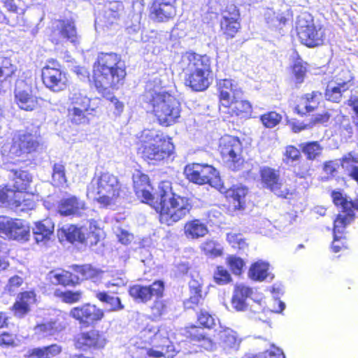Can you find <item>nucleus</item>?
I'll return each mask as SVG.
<instances>
[{"mask_svg": "<svg viewBox=\"0 0 358 358\" xmlns=\"http://www.w3.org/2000/svg\"><path fill=\"white\" fill-rule=\"evenodd\" d=\"M137 138L142 143V146L166 139L161 131L155 129H144L137 134Z\"/></svg>", "mask_w": 358, "mask_h": 358, "instance_id": "41", "label": "nucleus"}, {"mask_svg": "<svg viewBox=\"0 0 358 358\" xmlns=\"http://www.w3.org/2000/svg\"><path fill=\"white\" fill-rule=\"evenodd\" d=\"M22 192L3 187L0 189V205H6L15 208L16 210L24 211L27 208H32L34 203L25 199L21 201Z\"/></svg>", "mask_w": 358, "mask_h": 358, "instance_id": "22", "label": "nucleus"}, {"mask_svg": "<svg viewBox=\"0 0 358 358\" xmlns=\"http://www.w3.org/2000/svg\"><path fill=\"white\" fill-rule=\"evenodd\" d=\"M272 293L275 302L278 304V308L273 310L275 313H280L285 308V304L281 301H278L280 296L283 293V287L280 285H274L272 288Z\"/></svg>", "mask_w": 358, "mask_h": 358, "instance_id": "61", "label": "nucleus"}, {"mask_svg": "<svg viewBox=\"0 0 358 358\" xmlns=\"http://www.w3.org/2000/svg\"><path fill=\"white\" fill-rule=\"evenodd\" d=\"M122 63L123 62L121 61L120 56L116 53L101 52L98 55L96 61L94 64L93 76L103 72L105 70H109L108 68H113Z\"/></svg>", "mask_w": 358, "mask_h": 358, "instance_id": "27", "label": "nucleus"}, {"mask_svg": "<svg viewBox=\"0 0 358 358\" xmlns=\"http://www.w3.org/2000/svg\"><path fill=\"white\" fill-rule=\"evenodd\" d=\"M120 192L121 187L117 178L109 173H103L92 180L87 186V196L107 206L115 203Z\"/></svg>", "mask_w": 358, "mask_h": 358, "instance_id": "5", "label": "nucleus"}, {"mask_svg": "<svg viewBox=\"0 0 358 358\" xmlns=\"http://www.w3.org/2000/svg\"><path fill=\"white\" fill-rule=\"evenodd\" d=\"M299 148L309 160L315 159L323 150V147L317 141L302 143Z\"/></svg>", "mask_w": 358, "mask_h": 358, "instance_id": "44", "label": "nucleus"}, {"mask_svg": "<svg viewBox=\"0 0 358 358\" xmlns=\"http://www.w3.org/2000/svg\"><path fill=\"white\" fill-rule=\"evenodd\" d=\"M283 8L284 9L279 10L277 13L272 9L268 10L265 14L267 23L275 27L284 25L287 22L289 10L286 6Z\"/></svg>", "mask_w": 358, "mask_h": 358, "instance_id": "39", "label": "nucleus"}, {"mask_svg": "<svg viewBox=\"0 0 358 358\" xmlns=\"http://www.w3.org/2000/svg\"><path fill=\"white\" fill-rule=\"evenodd\" d=\"M62 351L61 346L53 344L43 348L29 349L24 355L25 358H52Z\"/></svg>", "mask_w": 358, "mask_h": 358, "instance_id": "34", "label": "nucleus"}, {"mask_svg": "<svg viewBox=\"0 0 358 358\" xmlns=\"http://www.w3.org/2000/svg\"><path fill=\"white\" fill-rule=\"evenodd\" d=\"M90 235L96 236L94 231L88 234L85 227H79L73 224L64 225L57 231V236L60 241L66 239L70 243H83L90 238Z\"/></svg>", "mask_w": 358, "mask_h": 358, "instance_id": "19", "label": "nucleus"}, {"mask_svg": "<svg viewBox=\"0 0 358 358\" xmlns=\"http://www.w3.org/2000/svg\"><path fill=\"white\" fill-rule=\"evenodd\" d=\"M154 207L159 212L161 223L170 226L189 214L192 204L187 198L173 194L169 182L163 181L159 185Z\"/></svg>", "mask_w": 358, "mask_h": 358, "instance_id": "2", "label": "nucleus"}, {"mask_svg": "<svg viewBox=\"0 0 358 358\" xmlns=\"http://www.w3.org/2000/svg\"><path fill=\"white\" fill-rule=\"evenodd\" d=\"M220 152L226 166L231 170H241L244 164L242 144L238 138L225 136L220 140Z\"/></svg>", "mask_w": 358, "mask_h": 358, "instance_id": "7", "label": "nucleus"}, {"mask_svg": "<svg viewBox=\"0 0 358 358\" xmlns=\"http://www.w3.org/2000/svg\"><path fill=\"white\" fill-rule=\"evenodd\" d=\"M247 193L248 189L243 186H234L227 192V196L233 199L234 208L236 209L243 208Z\"/></svg>", "mask_w": 358, "mask_h": 358, "instance_id": "42", "label": "nucleus"}, {"mask_svg": "<svg viewBox=\"0 0 358 358\" xmlns=\"http://www.w3.org/2000/svg\"><path fill=\"white\" fill-rule=\"evenodd\" d=\"M15 176L17 180L22 181V184L19 185L20 181H15V187L17 189L16 192H21L20 189H26L27 184L31 180V176L24 171H16Z\"/></svg>", "mask_w": 358, "mask_h": 358, "instance_id": "53", "label": "nucleus"}, {"mask_svg": "<svg viewBox=\"0 0 358 358\" xmlns=\"http://www.w3.org/2000/svg\"><path fill=\"white\" fill-rule=\"evenodd\" d=\"M252 106L249 101L241 99H233L227 106H220V110L233 115L245 117L251 112Z\"/></svg>", "mask_w": 358, "mask_h": 358, "instance_id": "31", "label": "nucleus"}, {"mask_svg": "<svg viewBox=\"0 0 358 358\" xmlns=\"http://www.w3.org/2000/svg\"><path fill=\"white\" fill-rule=\"evenodd\" d=\"M296 29L301 43L308 47L323 44L324 29L320 25H315L312 15L307 13L301 14L297 20Z\"/></svg>", "mask_w": 358, "mask_h": 358, "instance_id": "6", "label": "nucleus"}, {"mask_svg": "<svg viewBox=\"0 0 358 358\" xmlns=\"http://www.w3.org/2000/svg\"><path fill=\"white\" fill-rule=\"evenodd\" d=\"M184 174L187 179L196 184H210L213 187L220 185L218 171L212 166L201 164H191L185 166Z\"/></svg>", "mask_w": 358, "mask_h": 358, "instance_id": "8", "label": "nucleus"}, {"mask_svg": "<svg viewBox=\"0 0 358 358\" xmlns=\"http://www.w3.org/2000/svg\"><path fill=\"white\" fill-rule=\"evenodd\" d=\"M332 198L335 205L341 206L342 212L347 213L350 215V218L352 217V212H354V210L352 209V201H348L340 192H334L332 193Z\"/></svg>", "mask_w": 358, "mask_h": 358, "instance_id": "50", "label": "nucleus"}, {"mask_svg": "<svg viewBox=\"0 0 358 358\" xmlns=\"http://www.w3.org/2000/svg\"><path fill=\"white\" fill-rule=\"evenodd\" d=\"M320 96L321 94L316 91L305 94L296 109L302 114L313 111L317 107Z\"/></svg>", "mask_w": 358, "mask_h": 358, "instance_id": "35", "label": "nucleus"}, {"mask_svg": "<svg viewBox=\"0 0 358 358\" xmlns=\"http://www.w3.org/2000/svg\"><path fill=\"white\" fill-rule=\"evenodd\" d=\"M94 110H82L76 107H68V117L75 124H87L89 122L88 115Z\"/></svg>", "mask_w": 358, "mask_h": 358, "instance_id": "43", "label": "nucleus"}, {"mask_svg": "<svg viewBox=\"0 0 358 358\" xmlns=\"http://www.w3.org/2000/svg\"><path fill=\"white\" fill-rule=\"evenodd\" d=\"M39 146L38 136L27 130H19L13 134L11 142L4 143L1 148L3 164H15L18 158L36 150Z\"/></svg>", "mask_w": 358, "mask_h": 358, "instance_id": "4", "label": "nucleus"}, {"mask_svg": "<svg viewBox=\"0 0 358 358\" xmlns=\"http://www.w3.org/2000/svg\"><path fill=\"white\" fill-rule=\"evenodd\" d=\"M52 180L55 186H62L66 182L65 166L61 162L54 164L52 166Z\"/></svg>", "mask_w": 358, "mask_h": 358, "instance_id": "45", "label": "nucleus"}, {"mask_svg": "<svg viewBox=\"0 0 358 358\" xmlns=\"http://www.w3.org/2000/svg\"><path fill=\"white\" fill-rule=\"evenodd\" d=\"M0 233L9 239L27 241L30 236L29 227L25 221L0 217Z\"/></svg>", "mask_w": 358, "mask_h": 358, "instance_id": "12", "label": "nucleus"}, {"mask_svg": "<svg viewBox=\"0 0 358 358\" xmlns=\"http://www.w3.org/2000/svg\"><path fill=\"white\" fill-rule=\"evenodd\" d=\"M281 115L276 112H269L261 116V121L267 128L275 127L281 120Z\"/></svg>", "mask_w": 358, "mask_h": 358, "instance_id": "52", "label": "nucleus"}, {"mask_svg": "<svg viewBox=\"0 0 358 358\" xmlns=\"http://www.w3.org/2000/svg\"><path fill=\"white\" fill-rule=\"evenodd\" d=\"M15 100L21 109L27 111L34 110L38 104L31 87L23 82H20L15 90Z\"/></svg>", "mask_w": 358, "mask_h": 358, "instance_id": "23", "label": "nucleus"}, {"mask_svg": "<svg viewBox=\"0 0 358 358\" xmlns=\"http://www.w3.org/2000/svg\"><path fill=\"white\" fill-rule=\"evenodd\" d=\"M227 262L234 274H241L244 266V262L241 258L235 256H230L227 259Z\"/></svg>", "mask_w": 358, "mask_h": 358, "instance_id": "59", "label": "nucleus"}, {"mask_svg": "<svg viewBox=\"0 0 358 358\" xmlns=\"http://www.w3.org/2000/svg\"><path fill=\"white\" fill-rule=\"evenodd\" d=\"M200 248L209 257H217L222 254V248L220 245L213 240L205 241L200 245Z\"/></svg>", "mask_w": 358, "mask_h": 358, "instance_id": "48", "label": "nucleus"}, {"mask_svg": "<svg viewBox=\"0 0 358 358\" xmlns=\"http://www.w3.org/2000/svg\"><path fill=\"white\" fill-rule=\"evenodd\" d=\"M184 73L185 83L195 91H203L210 85V60L206 55L185 52L178 63Z\"/></svg>", "mask_w": 358, "mask_h": 358, "instance_id": "3", "label": "nucleus"}, {"mask_svg": "<svg viewBox=\"0 0 358 358\" xmlns=\"http://www.w3.org/2000/svg\"><path fill=\"white\" fill-rule=\"evenodd\" d=\"M16 70L8 57L0 56V83L11 76Z\"/></svg>", "mask_w": 358, "mask_h": 358, "instance_id": "47", "label": "nucleus"}, {"mask_svg": "<svg viewBox=\"0 0 358 358\" xmlns=\"http://www.w3.org/2000/svg\"><path fill=\"white\" fill-rule=\"evenodd\" d=\"M66 323L59 322V320L50 321L47 323L38 324L35 327L36 334H41L43 336L53 335L57 331H60L65 329Z\"/></svg>", "mask_w": 358, "mask_h": 358, "instance_id": "38", "label": "nucleus"}, {"mask_svg": "<svg viewBox=\"0 0 358 358\" xmlns=\"http://www.w3.org/2000/svg\"><path fill=\"white\" fill-rule=\"evenodd\" d=\"M222 15L220 22L222 30L226 35L234 37L241 27L238 21L240 14L237 7L234 4L227 6Z\"/></svg>", "mask_w": 358, "mask_h": 358, "instance_id": "21", "label": "nucleus"}, {"mask_svg": "<svg viewBox=\"0 0 358 358\" xmlns=\"http://www.w3.org/2000/svg\"><path fill=\"white\" fill-rule=\"evenodd\" d=\"M301 157L300 150L293 145H287L283 154L282 162L286 164L298 161Z\"/></svg>", "mask_w": 358, "mask_h": 358, "instance_id": "51", "label": "nucleus"}, {"mask_svg": "<svg viewBox=\"0 0 358 358\" xmlns=\"http://www.w3.org/2000/svg\"><path fill=\"white\" fill-rule=\"evenodd\" d=\"M94 296L103 304L106 312H119L124 308L121 299L105 291H94Z\"/></svg>", "mask_w": 358, "mask_h": 358, "instance_id": "29", "label": "nucleus"}, {"mask_svg": "<svg viewBox=\"0 0 358 358\" xmlns=\"http://www.w3.org/2000/svg\"><path fill=\"white\" fill-rule=\"evenodd\" d=\"M108 69L94 76L95 86L102 93L109 88H118L123 84L126 76L124 63Z\"/></svg>", "mask_w": 358, "mask_h": 358, "instance_id": "9", "label": "nucleus"}, {"mask_svg": "<svg viewBox=\"0 0 358 358\" xmlns=\"http://www.w3.org/2000/svg\"><path fill=\"white\" fill-rule=\"evenodd\" d=\"M213 278L215 281L220 285H224L231 280L229 272L222 266H217L214 272Z\"/></svg>", "mask_w": 358, "mask_h": 358, "instance_id": "56", "label": "nucleus"}, {"mask_svg": "<svg viewBox=\"0 0 358 358\" xmlns=\"http://www.w3.org/2000/svg\"><path fill=\"white\" fill-rule=\"evenodd\" d=\"M60 64L55 60H49L42 69V80L45 86L52 92H58L66 87V73L61 70Z\"/></svg>", "mask_w": 358, "mask_h": 358, "instance_id": "10", "label": "nucleus"}, {"mask_svg": "<svg viewBox=\"0 0 358 358\" xmlns=\"http://www.w3.org/2000/svg\"><path fill=\"white\" fill-rule=\"evenodd\" d=\"M170 310V303L162 299H157L151 306L152 315L155 317H159L166 314Z\"/></svg>", "mask_w": 358, "mask_h": 358, "instance_id": "49", "label": "nucleus"}, {"mask_svg": "<svg viewBox=\"0 0 358 358\" xmlns=\"http://www.w3.org/2000/svg\"><path fill=\"white\" fill-rule=\"evenodd\" d=\"M176 0H155L150 8L152 20L163 22L173 18L176 14Z\"/></svg>", "mask_w": 358, "mask_h": 358, "instance_id": "18", "label": "nucleus"}, {"mask_svg": "<svg viewBox=\"0 0 358 358\" xmlns=\"http://www.w3.org/2000/svg\"><path fill=\"white\" fill-rule=\"evenodd\" d=\"M187 336L191 339V341L198 343V344H199V343L206 334L203 329L196 327H192L187 331Z\"/></svg>", "mask_w": 358, "mask_h": 358, "instance_id": "60", "label": "nucleus"}, {"mask_svg": "<svg viewBox=\"0 0 358 358\" xmlns=\"http://www.w3.org/2000/svg\"><path fill=\"white\" fill-rule=\"evenodd\" d=\"M220 344L227 353H232L239 350L242 339L231 329L225 328L219 332Z\"/></svg>", "mask_w": 358, "mask_h": 358, "instance_id": "24", "label": "nucleus"}, {"mask_svg": "<svg viewBox=\"0 0 358 358\" xmlns=\"http://www.w3.org/2000/svg\"><path fill=\"white\" fill-rule=\"evenodd\" d=\"M358 164V156H355L352 152L345 155L341 159V166L350 173L354 168H356Z\"/></svg>", "mask_w": 358, "mask_h": 358, "instance_id": "54", "label": "nucleus"}, {"mask_svg": "<svg viewBox=\"0 0 358 358\" xmlns=\"http://www.w3.org/2000/svg\"><path fill=\"white\" fill-rule=\"evenodd\" d=\"M268 264L264 262H257L253 264L248 272V276L250 278L257 280L263 281L266 278H269L271 280L273 278V275L268 272Z\"/></svg>", "mask_w": 358, "mask_h": 358, "instance_id": "37", "label": "nucleus"}, {"mask_svg": "<svg viewBox=\"0 0 358 358\" xmlns=\"http://www.w3.org/2000/svg\"><path fill=\"white\" fill-rule=\"evenodd\" d=\"M55 225L50 219H45L35 223L32 229L36 243H46L53 235Z\"/></svg>", "mask_w": 358, "mask_h": 358, "instance_id": "30", "label": "nucleus"}, {"mask_svg": "<svg viewBox=\"0 0 358 358\" xmlns=\"http://www.w3.org/2000/svg\"><path fill=\"white\" fill-rule=\"evenodd\" d=\"M343 213L344 215H338L334 221V235L335 236L336 240L338 239V235L343 234L345 226L350 224V222L352 221L355 217L354 212H352V215L350 218V215H348L347 213Z\"/></svg>", "mask_w": 358, "mask_h": 358, "instance_id": "46", "label": "nucleus"}, {"mask_svg": "<svg viewBox=\"0 0 358 358\" xmlns=\"http://www.w3.org/2000/svg\"><path fill=\"white\" fill-rule=\"evenodd\" d=\"M141 148L143 158L160 162L169 158L173 153L174 145L170 139H165L150 145H144Z\"/></svg>", "mask_w": 358, "mask_h": 358, "instance_id": "14", "label": "nucleus"}, {"mask_svg": "<svg viewBox=\"0 0 358 358\" xmlns=\"http://www.w3.org/2000/svg\"><path fill=\"white\" fill-rule=\"evenodd\" d=\"M70 315L80 324L90 326L102 320L104 317V310L95 305L85 303L73 308L70 311Z\"/></svg>", "mask_w": 358, "mask_h": 358, "instance_id": "13", "label": "nucleus"}, {"mask_svg": "<svg viewBox=\"0 0 358 358\" xmlns=\"http://www.w3.org/2000/svg\"><path fill=\"white\" fill-rule=\"evenodd\" d=\"M83 296V292L78 290L76 292L66 291L61 292L59 296L62 301L67 303H73L79 301Z\"/></svg>", "mask_w": 358, "mask_h": 358, "instance_id": "57", "label": "nucleus"}, {"mask_svg": "<svg viewBox=\"0 0 358 358\" xmlns=\"http://www.w3.org/2000/svg\"><path fill=\"white\" fill-rule=\"evenodd\" d=\"M73 271L81 275L82 280H96L99 278L103 271L93 267L90 264H85L82 266L73 265L71 266Z\"/></svg>", "mask_w": 358, "mask_h": 358, "instance_id": "40", "label": "nucleus"}, {"mask_svg": "<svg viewBox=\"0 0 358 358\" xmlns=\"http://www.w3.org/2000/svg\"><path fill=\"white\" fill-rule=\"evenodd\" d=\"M164 289V282L158 280L149 286L141 285L131 286L129 294L136 302L146 303L150 301L152 296L162 297Z\"/></svg>", "mask_w": 358, "mask_h": 358, "instance_id": "16", "label": "nucleus"}, {"mask_svg": "<svg viewBox=\"0 0 358 358\" xmlns=\"http://www.w3.org/2000/svg\"><path fill=\"white\" fill-rule=\"evenodd\" d=\"M217 85L220 92L221 106H227L233 99H241L242 97L243 91L241 87L234 80H220Z\"/></svg>", "mask_w": 358, "mask_h": 358, "instance_id": "20", "label": "nucleus"}, {"mask_svg": "<svg viewBox=\"0 0 358 358\" xmlns=\"http://www.w3.org/2000/svg\"><path fill=\"white\" fill-rule=\"evenodd\" d=\"M13 310L14 311L15 315L19 318H21L29 312L30 308L26 304L23 303L19 300H17L13 306Z\"/></svg>", "mask_w": 358, "mask_h": 358, "instance_id": "63", "label": "nucleus"}, {"mask_svg": "<svg viewBox=\"0 0 358 358\" xmlns=\"http://www.w3.org/2000/svg\"><path fill=\"white\" fill-rule=\"evenodd\" d=\"M331 116V115L328 111H326L322 114H316L311 117L310 124L311 127L317 124H323L329 120Z\"/></svg>", "mask_w": 358, "mask_h": 358, "instance_id": "64", "label": "nucleus"}, {"mask_svg": "<svg viewBox=\"0 0 358 358\" xmlns=\"http://www.w3.org/2000/svg\"><path fill=\"white\" fill-rule=\"evenodd\" d=\"M53 34L55 36L59 35L61 38L73 43H76L78 38L75 24L70 20H59Z\"/></svg>", "mask_w": 358, "mask_h": 358, "instance_id": "33", "label": "nucleus"}, {"mask_svg": "<svg viewBox=\"0 0 358 358\" xmlns=\"http://www.w3.org/2000/svg\"><path fill=\"white\" fill-rule=\"evenodd\" d=\"M48 279L53 285H70L78 284L80 277L69 271L59 269L50 271Z\"/></svg>", "mask_w": 358, "mask_h": 358, "instance_id": "32", "label": "nucleus"}, {"mask_svg": "<svg viewBox=\"0 0 358 358\" xmlns=\"http://www.w3.org/2000/svg\"><path fill=\"white\" fill-rule=\"evenodd\" d=\"M90 101V99L88 98L87 95L80 90L73 87L70 91L69 95V103H73L75 102H83L84 103H86V101Z\"/></svg>", "mask_w": 358, "mask_h": 358, "instance_id": "55", "label": "nucleus"}, {"mask_svg": "<svg viewBox=\"0 0 358 358\" xmlns=\"http://www.w3.org/2000/svg\"><path fill=\"white\" fill-rule=\"evenodd\" d=\"M185 234L188 238L197 239L208 233L207 226L199 220H194L185 224Z\"/></svg>", "mask_w": 358, "mask_h": 358, "instance_id": "36", "label": "nucleus"}, {"mask_svg": "<svg viewBox=\"0 0 358 358\" xmlns=\"http://www.w3.org/2000/svg\"><path fill=\"white\" fill-rule=\"evenodd\" d=\"M108 342L105 333L92 329L78 334L76 338V348L83 350L103 349Z\"/></svg>", "mask_w": 358, "mask_h": 358, "instance_id": "15", "label": "nucleus"}, {"mask_svg": "<svg viewBox=\"0 0 358 358\" xmlns=\"http://www.w3.org/2000/svg\"><path fill=\"white\" fill-rule=\"evenodd\" d=\"M134 187L136 194L142 196L147 202H153L157 194L152 195L147 189L149 187V178L147 175L137 171L133 175Z\"/></svg>", "mask_w": 358, "mask_h": 358, "instance_id": "28", "label": "nucleus"}, {"mask_svg": "<svg viewBox=\"0 0 358 358\" xmlns=\"http://www.w3.org/2000/svg\"><path fill=\"white\" fill-rule=\"evenodd\" d=\"M87 207L85 201L75 195L62 198L58 204V213L63 216L81 217Z\"/></svg>", "mask_w": 358, "mask_h": 358, "instance_id": "17", "label": "nucleus"}, {"mask_svg": "<svg viewBox=\"0 0 358 358\" xmlns=\"http://www.w3.org/2000/svg\"><path fill=\"white\" fill-rule=\"evenodd\" d=\"M143 96V100L152 107V111L161 125L170 126L180 117V102L162 90L159 78H155L147 82Z\"/></svg>", "mask_w": 358, "mask_h": 358, "instance_id": "1", "label": "nucleus"}, {"mask_svg": "<svg viewBox=\"0 0 358 358\" xmlns=\"http://www.w3.org/2000/svg\"><path fill=\"white\" fill-rule=\"evenodd\" d=\"M262 358H285L282 350L272 344L269 350L260 354Z\"/></svg>", "mask_w": 358, "mask_h": 358, "instance_id": "62", "label": "nucleus"}, {"mask_svg": "<svg viewBox=\"0 0 358 358\" xmlns=\"http://www.w3.org/2000/svg\"><path fill=\"white\" fill-rule=\"evenodd\" d=\"M199 322L206 328H212L215 325V317L206 310H201L198 314Z\"/></svg>", "mask_w": 358, "mask_h": 358, "instance_id": "58", "label": "nucleus"}, {"mask_svg": "<svg viewBox=\"0 0 358 358\" xmlns=\"http://www.w3.org/2000/svg\"><path fill=\"white\" fill-rule=\"evenodd\" d=\"M259 176L264 188L270 190L278 197L287 198L289 190L284 185L279 169L268 166H262L259 169Z\"/></svg>", "mask_w": 358, "mask_h": 358, "instance_id": "11", "label": "nucleus"}, {"mask_svg": "<svg viewBox=\"0 0 358 358\" xmlns=\"http://www.w3.org/2000/svg\"><path fill=\"white\" fill-rule=\"evenodd\" d=\"M351 80L352 77L349 76L345 80L337 78L336 81L330 82L326 89V99L332 102L339 103L341 101L343 94L348 91L349 83Z\"/></svg>", "mask_w": 358, "mask_h": 358, "instance_id": "25", "label": "nucleus"}, {"mask_svg": "<svg viewBox=\"0 0 358 358\" xmlns=\"http://www.w3.org/2000/svg\"><path fill=\"white\" fill-rule=\"evenodd\" d=\"M253 294V289L243 283L237 284L234 289L231 299L232 307L237 311H243L247 308L246 300Z\"/></svg>", "mask_w": 358, "mask_h": 358, "instance_id": "26", "label": "nucleus"}]
</instances>
